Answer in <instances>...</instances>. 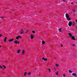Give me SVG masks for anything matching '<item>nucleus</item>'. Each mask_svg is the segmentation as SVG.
<instances>
[{
	"label": "nucleus",
	"mask_w": 77,
	"mask_h": 77,
	"mask_svg": "<svg viewBox=\"0 0 77 77\" xmlns=\"http://www.w3.org/2000/svg\"><path fill=\"white\" fill-rule=\"evenodd\" d=\"M19 33L20 34V35H23L24 34V31L23 29H21L19 31Z\"/></svg>",
	"instance_id": "1"
},
{
	"label": "nucleus",
	"mask_w": 77,
	"mask_h": 77,
	"mask_svg": "<svg viewBox=\"0 0 77 77\" xmlns=\"http://www.w3.org/2000/svg\"><path fill=\"white\" fill-rule=\"evenodd\" d=\"M14 44H20V42H18L17 40H15L14 41Z\"/></svg>",
	"instance_id": "2"
},
{
	"label": "nucleus",
	"mask_w": 77,
	"mask_h": 77,
	"mask_svg": "<svg viewBox=\"0 0 77 77\" xmlns=\"http://www.w3.org/2000/svg\"><path fill=\"white\" fill-rule=\"evenodd\" d=\"M68 25L69 26H71L72 25V22L71 21H69L68 23Z\"/></svg>",
	"instance_id": "3"
},
{
	"label": "nucleus",
	"mask_w": 77,
	"mask_h": 77,
	"mask_svg": "<svg viewBox=\"0 0 77 77\" xmlns=\"http://www.w3.org/2000/svg\"><path fill=\"white\" fill-rule=\"evenodd\" d=\"M2 69H3V68H4V69H5V68H6V66H5V65H3L2 66Z\"/></svg>",
	"instance_id": "4"
},
{
	"label": "nucleus",
	"mask_w": 77,
	"mask_h": 77,
	"mask_svg": "<svg viewBox=\"0 0 77 77\" xmlns=\"http://www.w3.org/2000/svg\"><path fill=\"white\" fill-rule=\"evenodd\" d=\"M42 60H44L45 61H46V60H47V58H45H45H44V57H43L42 58Z\"/></svg>",
	"instance_id": "5"
},
{
	"label": "nucleus",
	"mask_w": 77,
	"mask_h": 77,
	"mask_svg": "<svg viewBox=\"0 0 77 77\" xmlns=\"http://www.w3.org/2000/svg\"><path fill=\"white\" fill-rule=\"evenodd\" d=\"M66 17H67V18H69V15H68V14H66Z\"/></svg>",
	"instance_id": "6"
},
{
	"label": "nucleus",
	"mask_w": 77,
	"mask_h": 77,
	"mask_svg": "<svg viewBox=\"0 0 77 77\" xmlns=\"http://www.w3.org/2000/svg\"><path fill=\"white\" fill-rule=\"evenodd\" d=\"M34 38V35H31V38L32 39H33Z\"/></svg>",
	"instance_id": "7"
},
{
	"label": "nucleus",
	"mask_w": 77,
	"mask_h": 77,
	"mask_svg": "<svg viewBox=\"0 0 77 77\" xmlns=\"http://www.w3.org/2000/svg\"><path fill=\"white\" fill-rule=\"evenodd\" d=\"M7 39V37H5V38H4V40H3V41L5 42H6V39Z\"/></svg>",
	"instance_id": "8"
},
{
	"label": "nucleus",
	"mask_w": 77,
	"mask_h": 77,
	"mask_svg": "<svg viewBox=\"0 0 77 77\" xmlns=\"http://www.w3.org/2000/svg\"><path fill=\"white\" fill-rule=\"evenodd\" d=\"M14 41V38L9 40V42H12V41Z\"/></svg>",
	"instance_id": "9"
},
{
	"label": "nucleus",
	"mask_w": 77,
	"mask_h": 77,
	"mask_svg": "<svg viewBox=\"0 0 77 77\" xmlns=\"http://www.w3.org/2000/svg\"><path fill=\"white\" fill-rule=\"evenodd\" d=\"M72 39H73V40H75V39L74 36H72Z\"/></svg>",
	"instance_id": "10"
},
{
	"label": "nucleus",
	"mask_w": 77,
	"mask_h": 77,
	"mask_svg": "<svg viewBox=\"0 0 77 77\" xmlns=\"http://www.w3.org/2000/svg\"><path fill=\"white\" fill-rule=\"evenodd\" d=\"M24 53H25V51L24 50H23L22 51V54L24 55Z\"/></svg>",
	"instance_id": "11"
},
{
	"label": "nucleus",
	"mask_w": 77,
	"mask_h": 77,
	"mask_svg": "<svg viewBox=\"0 0 77 77\" xmlns=\"http://www.w3.org/2000/svg\"><path fill=\"white\" fill-rule=\"evenodd\" d=\"M20 51H21V50H20V49H19L18 50V51L17 52V53L19 54L20 53Z\"/></svg>",
	"instance_id": "12"
},
{
	"label": "nucleus",
	"mask_w": 77,
	"mask_h": 77,
	"mask_svg": "<svg viewBox=\"0 0 77 77\" xmlns=\"http://www.w3.org/2000/svg\"><path fill=\"white\" fill-rule=\"evenodd\" d=\"M72 26H74V25H75V23H74V22L72 23Z\"/></svg>",
	"instance_id": "13"
},
{
	"label": "nucleus",
	"mask_w": 77,
	"mask_h": 77,
	"mask_svg": "<svg viewBox=\"0 0 77 77\" xmlns=\"http://www.w3.org/2000/svg\"><path fill=\"white\" fill-rule=\"evenodd\" d=\"M1 19H5V18L4 17H1Z\"/></svg>",
	"instance_id": "14"
},
{
	"label": "nucleus",
	"mask_w": 77,
	"mask_h": 77,
	"mask_svg": "<svg viewBox=\"0 0 77 77\" xmlns=\"http://www.w3.org/2000/svg\"><path fill=\"white\" fill-rule=\"evenodd\" d=\"M69 35L70 36V37H71L72 36V34H71V33H69Z\"/></svg>",
	"instance_id": "15"
},
{
	"label": "nucleus",
	"mask_w": 77,
	"mask_h": 77,
	"mask_svg": "<svg viewBox=\"0 0 77 77\" xmlns=\"http://www.w3.org/2000/svg\"><path fill=\"white\" fill-rule=\"evenodd\" d=\"M59 30L60 32H62V29L60 28L59 29Z\"/></svg>",
	"instance_id": "16"
},
{
	"label": "nucleus",
	"mask_w": 77,
	"mask_h": 77,
	"mask_svg": "<svg viewBox=\"0 0 77 77\" xmlns=\"http://www.w3.org/2000/svg\"><path fill=\"white\" fill-rule=\"evenodd\" d=\"M71 45H72V46H73V47H75V45L74 44H71Z\"/></svg>",
	"instance_id": "17"
},
{
	"label": "nucleus",
	"mask_w": 77,
	"mask_h": 77,
	"mask_svg": "<svg viewBox=\"0 0 77 77\" xmlns=\"http://www.w3.org/2000/svg\"><path fill=\"white\" fill-rule=\"evenodd\" d=\"M67 20H71V19L70 18H68V17H67Z\"/></svg>",
	"instance_id": "18"
},
{
	"label": "nucleus",
	"mask_w": 77,
	"mask_h": 77,
	"mask_svg": "<svg viewBox=\"0 0 77 77\" xmlns=\"http://www.w3.org/2000/svg\"><path fill=\"white\" fill-rule=\"evenodd\" d=\"M42 44H45V42H44V41H42Z\"/></svg>",
	"instance_id": "19"
},
{
	"label": "nucleus",
	"mask_w": 77,
	"mask_h": 77,
	"mask_svg": "<svg viewBox=\"0 0 77 77\" xmlns=\"http://www.w3.org/2000/svg\"><path fill=\"white\" fill-rule=\"evenodd\" d=\"M27 73V72H25L24 73V75H26V74Z\"/></svg>",
	"instance_id": "20"
},
{
	"label": "nucleus",
	"mask_w": 77,
	"mask_h": 77,
	"mask_svg": "<svg viewBox=\"0 0 77 77\" xmlns=\"http://www.w3.org/2000/svg\"><path fill=\"white\" fill-rule=\"evenodd\" d=\"M73 75H74V76H75L76 75V74L75 73H73L72 74Z\"/></svg>",
	"instance_id": "21"
},
{
	"label": "nucleus",
	"mask_w": 77,
	"mask_h": 77,
	"mask_svg": "<svg viewBox=\"0 0 77 77\" xmlns=\"http://www.w3.org/2000/svg\"><path fill=\"white\" fill-rule=\"evenodd\" d=\"M16 39H19V38L18 37V36H17V37Z\"/></svg>",
	"instance_id": "22"
},
{
	"label": "nucleus",
	"mask_w": 77,
	"mask_h": 77,
	"mask_svg": "<svg viewBox=\"0 0 77 77\" xmlns=\"http://www.w3.org/2000/svg\"><path fill=\"white\" fill-rule=\"evenodd\" d=\"M32 32L33 33H35V31H32Z\"/></svg>",
	"instance_id": "23"
},
{
	"label": "nucleus",
	"mask_w": 77,
	"mask_h": 77,
	"mask_svg": "<svg viewBox=\"0 0 77 77\" xmlns=\"http://www.w3.org/2000/svg\"><path fill=\"white\" fill-rule=\"evenodd\" d=\"M18 37L19 38H21V36H18Z\"/></svg>",
	"instance_id": "24"
},
{
	"label": "nucleus",
	"mask_w": 77,
	"mask_h": 77,
	"mask_svg": "<svg viewBox=\"0 0 77 77\" xmlns=\"http://www.w3.org/2000/svg\"><path fill=\"white\" fill-rule=\"evenodd\" d=\"M69 72H70V73H71V72H72V71H71V70H69Z\"/></svg>",
	"instance_id": "25"
},
{
	"label": "nucleus",
	"mask_w": 77,
	"mask_h": 77,
	"mask_svg": "<svg viewBox=\"0 0 77 77\" xmlns=\"http://www.w3.org/2000/svg\"><path fill=\"white\" fill-rule=\"evenodd\" d=\"M55 74L56 75H58V72H56L55 73Z\"/></svg>",
	"instance_id": "26"
},
{
	"label": "nucleus",
	"mask_w": 77,
	"mask_h": 77,
	"mask_svg": "<svg viewBox=\"0 0 77 77\" xmlns=\"http://www.w3.org/2000/svg\"><path fill=\"white\" fill-rule=\"evenodd\" d=\"M55 65H56V66H59V65H58L57 64H56Z\"/></svg>",
	"instance_id": "27"
},
{
	"label": "nucleus",
	"mask_w": 77,
	"mask_h": 77,
	"mask_svg": "<svg viewBox=\"0 0 77 77\" xmlns=\"http://www.w3.org/2000/svg\"><path fill=\"white\" fill-rule=\"evenodd\" d=\"M63 76H64V77H65V74H64L63 75Z\"/></svg>",
	"instance_id": "28"
},
{
	"label": "nucleus",
	"mask_w": 77,
	"mask_h": 77,
	"mask_svg": "<svg viewBox=\"0 0 77 77\" xmlns=\"http://www.w3.org/2000/svg\"><path fill=\"white\" fill-rule=\"evenodd\" d=\"M28 75H30V72H29L28 73Z\"/></svg>",
	"instance_id": "29"
},
{
	"label": "nucleus",
	"mask_w": 77,
	"mask_h": 77,
	"mask_svg": "<svg viewBox=\"0 0 77 77\" xmlns=\"http://www.w3.org/2000/svg\"><path fill=\"white\" fill-rule=\"evenodd\" d=\"M3 35H1V34H0V37H2V36Z\"/></svg>",
	"instance_id": "30"
},
{
	"label": "nucleus",
	"mask_w": 77,
	"mask_h": 77,
	"mask_svg": "<svg viewBox=\"0 0 77 77\" xmlns=\"http://www.w3.org/2000/svg\"><path fill=\"white\" fill-rule=\"evenodd\" d=\"M0 68H2V66H1V65H0Z\"/></svg>",
	"instance_id": "31"
},
{
	"label": "nucleus",
	"mask_w": 77,
	"mask_h": 77,
	"mask_svg": "<svg viewBox=\"0 0 77 77\" xmlns=\"http://www.w3.org/2000/svg\"><path fill=\"white\" fill-rule=\"evenodd\" d=\"M28 32H29V30H27V31H26V32L27 33Z\"/></svg>",
	"instance_id": "32"
},
{
	"label": "nucleus",
	"mask_w": 77,
	"mask_h": 77,
	"mask_svg": "<svg viewBox=\"0 0 77 77\" xmlns=\"http://www.w3.org/2000/svg\"><path fill=\"white\" fill-rule=\"evenodd\" d=\"M61 47H63V45H61Z\"/></svg>",
	"instance_id": "33"
},
{
	"label": "nucleus",
	"mask_w": 77,
	"mask_h": 77,
	"mask_svg": "<svg viewBox=\"0 0 77 77\" xmlns=\"http://www.w3.org/2000/svg\"><path fill=\"white\" fill-rule=\"evenodd\" d=\"M49 72H50V69H49Z\"/></svg>",
	"instance_id": "34"
},
{
	"label": "nucleus",
	"mask_w": 77,
	"mask_h": 77,
	"mask_svg": "<svg viewBox=\"0 0 77 77\" xmlns=\"http://www.w3.org/2000/svg\"><path fill=\"white\" fill-rule=\"evenodd\" d=\"M73 11L74 12H75V11L74 10H73Z\"/></svg>",
	"instance_id": "35"
},
{
	"label": "nucleus",
	"mask_w": 77,
	"mask_h": 77,
	"mask_svg": "<svg viewBox=\"0 0 77 77\" xmlns=\"http://www.w3.org/2000/svg\"><path fill=\"white\" fill-rule=\"evenodd\" d=\"M72 4H73V2H72V3H71V4H72Z\"/></svg>",
	"instance_id": "36"
},
{
	"label": "nucleus",
	"mask_w": 77,
	"mask_h": 77,
	"mask_svg": "<svg viewBox=\"0 0 77 77\" xmlns=\"http://www.w3.org/2000/svg\"><path fill=\"white\" fill-rule=\"evenodd\" d=\"M63 2H65V0H63Z\"/></svg>",
	"instance_id": "37"
},
{
	"label": "nucleus",
	"mask_w": 77,
	"mask_h": 77,
	"mask_svg": "<svg viewBox=\"0 0 77 77\" xmlns=\"http://www.w3.org/2000/svg\"><path fill=\"white\" fill-rule=\"evenodd\" d=\"M75 28H76V29H77V26L75 27Z\"/></svg>",
	"instance_id": "38"
},
{
	"label": "nucleus",
	"mask_w": 77,
	"mask_h": 77,
	"mask_svg": "<svg viewBox=\"0 0 77 77\" xmlns=\"http://www.w3.org/2000/svg\"><path fill=\"white\" fill-rule=\"evenodd\" d=\"M1 47V45H0V48Z\"/></svg>",
	"instance_id": "39"
},
{
	"label": "nucleus",
	"mask_w": 77,
	"mask_h": 77,
	"mask_svg": "<svg viewBox=\"0 0 77 77\" xmlns=\"http://www.w3.org/2000/svg\"><path fill=\"white\" fill-rule=\"evenodd\" d=\"M76 22H77V20H76Z\"/></svg>",
	"instance_id": "40"
},
{
	"label": "nucleus",
	"mask_w": 77,
	"mask_h": 77,
	"mask_svg": "<svg viewBox=\"0 0 77 77\" xmlns=\"http://www.w3.org/2000/svg\"><path fill=\"white\" fill-rule=\"evenodd\" d=\"M76 76H77V75H76Z\"/></svg>",
	"instance_id": "41"
}]
</instances>
